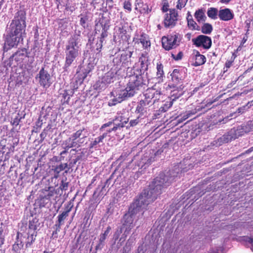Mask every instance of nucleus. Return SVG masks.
I'll list each match as a JSON object with an SVG mask.
<instances>
[{
    "label": "nucleus",
    "instance_id": "obj_6",
    "mask_svg": "<svg viewBox=\"0 0 253 253\" xmlns=\"http://www.w3.org/2000/svg\"><path fill=\"white\" fill-rule=\"evenodd\" d=\"M36 80L41 86L44 88L48 87L51 84V79L47 71L42 68L36 77Z\"/></svg>",
    "mask_w": 253,
    "mask_h": 253
},
{
    "label": "nucleus",
    "instance_id": "obj_12",
    "mask_svg": "<svg viewBox=\"0 0 253 253\" xmlns=\"http://www.w3.org/2000/svg\"><path fill=\"white\" fill-rule=\"evenodd\" d=\"M240 135L238 129L233 128L221 137L220 140L222 143H228L232 140L236 139Z\"/></svg>",
    "mask_w": 253,
    "mask_h": 253
},
{
    "label": "nucleus",
    "instance_id": "obj_1",
    "mask_svg": "<svg viewBox=\"0 0 253 253\" xmlns=\"http://www.w3.org/2000/svg\"><path fill=\"white\" fill-rule=\"evenodd\" d=\"M173 179L172 177L168 178V176L164 173H161L150 186L149 190H145L139 198L131 205L128 213L124 216L123 228H126L123 234L125 235L124 241L129 234L130 230L135 225L133 224L134 219L142 215L143 210L150 203L153 202L157 198V196L160 194L162 188L168 186Z\"/></svg>",
    "mask_w": 253,
    "mask_h": 253
},
{
    "label": "nucleus",
    "instance_id": "obj_37",
    "mask_svg": "<svg viewBox=\"0 0 253 253\" xmlns=\"http://www.w3.org/2000/svg\"><path fill=\"white\" fill-rule=\"evenodd\" d=\"M88 20V17L86 15H81L80 23L83 26H85V24Z\"/></svg>",
    "mask_w": 253,
    "mask_h": 253
},
{
    "label": "nucleus",
    "instance_id": "obj_28",
    "mask_svg": "<svg viewBox=\"0 0 253 253\" xmlns=\"http://www.w3.org/2000/svg\"><path fill=\"white\" fill-rule=\"evenodd\" d=\"M208 16L213 19H215L217 17L218 10L217 9L213 7L209 8L207 11Z\"/></svg>",
    "mask_w": 253,
    "mask_h": 253
},
{
    "label": "nucleus",
    "instance_id": "obj_30",
    "mask_svg": "<svg viewBox=\"0 0 253 253\" xmlns=\"http://www.w3.org/2000/svg\"><path fill=\"white\" fill-rule=\"evenodd\" d=\"M70 209H69L67 211H63L61 214H59L58 216V221L59 224L58 227H60V225L62 224V222L65 220L66 217L68 216V213L70 212Z\"/></svg>",
    "mask_w": 253,
    "mask_h": 253
},
{
    "label": "nucleus",
    "instance_id": "obj_8",
    "mask_svg": "<svg viewBox=\"0 0 253 253\" xmlns=\"http://www.w3.org/2000/svg\"><path fill=\"white\" fill-rule=\"evenodd\" d=\"M145 96L144 99L146 101H150L154 104L157 100H159L161 95L160 91L154 88L147 89L144 94Z\"/></svg>",
    "mask_w": 253,
    "mask_h": 253
},
{
    "label": "nucleus",
    "instance_id": "obj_5",
    "mask_svg": "<svg viewBox=\"0 0 253 253\" xmlns=\"http://www.w3.org/2000/svg\"><path fill=\"white\" fill-rule=\"evenodd\" d=\"M116 74V72L112 70L108 72L102 78L101 80H99L96 83V87L100 89L105 88L109 84L113 82Z\"/></svg>",
    "mask_w": 253,
    "mask_h": 253
},
{
    "label": "nucleus",
    "instance_id": "obj_26",
    "mask_svg": "<svg viewBox=\"0 0 253 253\" xmlns=\"http://www.w3.org/2000/svg\"><path fill=\"white\" fill-rule=\"evenodd\" d=\"M194 16L199 22L205 21L206 18L205 14V11L203 9H199L197 10L195 13Z\"/></svg>",
    "mask_w": 253,
    "mask_h": 253
},
{
    "label": "nucleus",
    "instance_id": "obj_48",
    "mask_svg": "<svg viewBox=\"0 0 253 253\" xmlns=\"http://www.w3.org/2000/svg\"><path fill=\"white\" fill-rule=\"evenodd\" d=\"M247 37H244L243 38V40H242V41L241 42V44L242 45H243L245 42H246L247 41Z\"/></svg>",
    "mask_w": 253,
    "mask_h": 253
},
{
    "label": "nucleus",
    "instance_id": "obj_41",
    "mask_svg": "<svg viewBox=\"0 0 253 253\" xmlns=\"http://www.w3.org/2000/svg\"><path fill=\"white\" fill-rule=\"evenodd\" d=\"M104 33H102V34H101V37L100 38V43H99V45L97 46V50H98V52H100V49H101V46H102V43L103 42V38L104 37Z\"/></svg>",
    "mask_w": 253,
    "mask_h": 253
},
{
    "label": "nucleus",
    "instance_id": "obj_15",
    "mask_svg": "<svg viewBox=\"0 0 253 253\" xmlns=\"http://www.w3.org/2000/svg\"><path fill=\"white\" fill-rule=\"evenodd\" d=\"M152 104V102L146 101L145 99L141 100L137 107L136 111L138 113L143 114L146 112L147 109Z\"/></svg>",
    "mask_w": 253,
    "mask_h": 253
},
{
    "label": "nucleus",
    "instance_id": "obj_47",
    "mask_svg": "<svg viewBox=\"0 0 253 253\" xmlns=\"http://www.w3.org/2000/svg\"><path fill=\"white\" fill-rule=\"evenodd\" d=\"M182 92L180 91V92H179L178 95H175L174 98L172 99V100L173 101L175 98H177L179 97L180 96L182 95Z\"/></svg>",
    "mask_w": 253,
    "mask_h": 253
},
{
    "label": "nucleus",
    "instance_id": "obj_14",
    "mask_svg": "<svg viewBox=\"0 0 253 253\" xmlns=\"http://www.w3.org/2000/svg\"><path fill=\"white\" fill-rule=\"evenodd\" d=\"M219 18L223 21H229L234 17L233 11L229 8L220 9L218 12Z\"/></svg>",
    "mask_w": 253,
    "mask_h": 253
},
{
    "label": "nucleus",
    "instance_id": "obj_16",
    "mask_svg": "<svg viewBox=\"0 0 253 253\" xmlns=\"http://www.w3.org/2000/svg\"><path fill=\"white\" fill-rule=\"evenodd\" d=\"M136 9H139L140 12L144 13H148L151 11V9L149 7L147 3H143L141 0H135Z\"/></svg>",
    "mask_w": 253,
    "mask_h": 253
},
{
    "label": "nucleus",
    "instance_id": "obj_43",
    "mask_svg": "<svg viewBox=\"0 0 253 253\" xmlns=\"http://www.w3.org/2000/svg\"><path fill=\"white\" fill-rule=\"evenodd\" d=\"M20 119L18 118H15L12 123L13 125L17 126L19 124Z\"/></svg>",
    "mask_w": 253,
    "mask_h": 253
},
{
    "label": "nucleus",
    "instance_id": "obj_11",
    "mask_svg": "<svg viewBox=\"0 0 253 253\" xmlns=\"http://www.w3.org/2000/svg\"><path fill=\"white\" fill-rule=\"evenodd\" d=\"M20 33H8L6 36V42L10 46L16 45L21 39Z\"/></svg>",
    "mask_w": 253,
    "mask_h": 253
},
{
    "label": "nucleus",
    "instance_id": "obj_51",
    "mask_svg": "<svg viewBox=\"0 0 253 253\" xmlns=\"http://www.w3.org/2000/svg\"><path fill=\"white\" fill-rule=\"evenodd\" d=\"M175 95V93H174V91H173L172 92V96H174Z\"/></svg>",
    "mask_w": 253,
    "mask_h": 253
},
{
    "label": "nucleus",
    "instance_id": "obj_7",
    "mask_svg": "<svg viewBox=\"0 0 253 253\" xmlns=\"http://www.w3.org/2000/svg\"><path fill=\"white\" fill-rule=\"evenodd\" d=\"M178 14L174 9H169V13L166 14L164 25L166 27H172L177 20Z\"/></svg>",
    "mask_w": 253,
    "mask_h": 253
},
{
    "label": "nucleus",
    "instance_id": "obj_22",
    "mask_svg": "<svg viewBox=\"0 0 253 253\" xmlns=\"http://www.w3.org/2000/svg\"><path fill=\"white\" fill-rule=\"evenodd\" d=\"M138 40L140 41L144 47L147 48L150 46V41L148 36L146 34L143 33L141 34L140 38L138 39Z\"/></svg>",
    "mask_w": 253,
    "mask_h": 253
},
{
    "label": "nucleus",
    "instance_id": "obj_23",
    "mask_svg": "<svg viewBox=\"0 0 253 253\" xmlns=\"http://www.w3.org/2000/svg\"><path fill=\"white\" fill-rule=\"evenodd\" d=\"M206 62L205 57L199 53V52H197L195 55V62L194 65L196 66H200L204 64Z\"/></svg>",
    "mask_w": 253,
    "mask_h": 253
},
{
    "label": "nucleus",
    "instance_id": "obj_10",
    "mask_svg": "<svg viewBox=\"0 0 253 253\" xmlns=\"http://www.w3.org/2000/svg\"><path fill=\"white\" fill-rule=\"evenodd\" d=\"M177 38L176 35L164 36L162 39L163 47L166 50H170L176 44Z\"/></svg>",
    "mask_w": 253,
    "mask_h": 253
},
{
    "label": "nucleus",
    "instance_id": "obj_49",
    "mask_svg": "<svg viewBox=\"0 0 253 253\" xmlns=\"http://www.w3.org/2000/svg\"><path fill=\"white\" fill-rule=\"evenodd\" d=\"M248 125L253 126V122H249Z\"/></svg>",
    "mask_w": 253,
    "mask_h": 253
},
{
    "label": "nucleus",
    "instance_id": "obj_24",
    "mask_svg": "<svg viewBox=\"0 0 253 253\" xmlns=\"http://www.w3.org/2000/svg\"><path fill=\"white\" fill-rule=\"evenodd\" d=\"M73 93L74 91L72 90H66L63 93L61 94L63 103H68L70 97L73 95Z\"/></svg>",
    "mask_w": 253,
    "mask_h": 253
},
{
    "label": "nucleus",
    "instance_id": "obj_27",
    "mask_svg": "<svg viewBox=\"0 0 253 253\" xmlns=\"http://www.w3.org/2000/svg\"><path fill=\"white\" fill-rule=\"evenodd\" d=\"M120 57L121 58V62L122 65L126 66L128 65L127 63L128 62V60L130 59L131 56V53L130 52H129V54L127 53H125L121 54Z\"/></svg>",
    "mask_w": 253,
    "mask_h": 253
},
{
    "label": "nucleus",
    "instance_id": "obj_17",
    "mask_svg": "<svg viewBox=\"0 0 253 253\" xmlns=\"http://www.w3.org/2000/svg\"><path fill=\"white\" fill-rule=\"evenodd\" d=\"M107 133L104 132L102 134V135H100L99 136L95 138L94 140L92 141L90 144V148H96L97 147V145H99L100 146V144H103V140L104 138L107 136Z\"/></svg>",
    "mask_w": 253,
    "mask_h": 253
},
{
    "label": "nucleus",
    "instance_id": "obj_35",
    "mask_svg": "<svg viewBox=\"0 0 253 253\" xmlns=\"http://www.w3.org/2000/svg\"><path fill=\"white\" fill-rule=\"evenodd\" d=\"M113 62L114 65H117V66H122L121 62V58L120 57V55H117L113 60Z\"/></svg>",
    "mask_w": 253,
    "mask_h": 253
},
{
    "label": "nucleus",
    "instance_id": "obj_32",
    "mask_svg": "<svg viewBox=\"0 0 253 253\" xmlns=\"http://www.w3.org/2000/svg\"><path fill=\"white\" fill-rule=\"evenodd\" d=\"M36 236V233H35V232H32L31 233L30 236H29L28 237V241L26 243V247H30L33 242L35 240V237Z\"/></svg>",
    "mask_w": 253,
    "mask_h": 253
},
{
    "label": "nucleus",
    "instance_id": "obj_25",
    "mask_svg": "<svg viewBox=\"0 0 253 253\" xmlns=\"http://www.w3.org/2000/svg\"><path fill=\"white\" fill-rule=\"evenodd\" d=\"M111 227L110 226H108L106 230L105 231V232L100 235L99 243L97 246H96V249L100 248L101 247L102 243L105 240L107 236H108L111 230Z\"/></svg>",
    "mask_w": 253,
    "mask_h": 253
},
{
    "label": "nucleus",
    "instance_id": "obj_21",
    "mask_svg": "<svg viewBox=\"0 0 253 253\" xmlns=\"http://www.w3.org/2000/svg\"><path fill=\"white\" fill-rule=\"evenodd\" d=\"M87 136V131L84 128H83L82 129H80L78 131H77L75 133H74L72 135V137L75 140H77V139L81 137H82L81 138H82V141H84L83 139L84 138H86Z\"/></svg>",
    "mask_w": 253,
    "mask_h": 253
},
{
    "label": "nucleus",
    "instance_id": "obj_29",
    "mask_svg": "<svg viewBox=\"0 0 253 253\" xmlns=\"http://www.w3.org/2000/svg\"><path fill=\"white\" fill-rule=\"evenodd\" d=\"M187 24L191 30H199V26L192 18L187 17Z\"/></svg>",
    "mask_w": 253,
    "mask_h": 253
},
{
    "label": "nucleus",
    "instance_id": "obj_13",
    "mask_svg": "<svg viewBox=\"0 0 253 253\" xmlns=\"http://www.w3.org/2000/svg\"><path fill=\"white\" fill-rule=\"evenodd\" d=\"M82 138H79L77 140H75L72 136L66 140L62 143V146L64 149H69L72 147H78L80 146L81 144L84 142L82 141Z\"/></svg>",
    "mask_w": 253,
    "mask_h": 253
},
{
    "label": "nucleus",
    "instance_id": "obj_4",
    "mask_svg": "<svg viewBox=\"0 0 253 253\" xmlns=\"http://www.w3.org/2000/svg\"><path fill=\"white\" fill-rule=\"evenodd\" d=\"M25 14L23 11H19L9 26L11 32H22L26 28Z\"/></svg>",
    "mask_w": 253,
    "mask_h": 253
},
{
    "label": "nucleus",
    "instance_id": "obj_46",
    "mask_svg": "<svg viewBox=\"0 0 253 253\" xmlns=\"http://www.w3.org/2000/svg\"><path fill=\"white\" fill-rule=\"evenodd\" d=\"M231 1V0H219V1L223 3V4H227L228 3H229V2Z\"/></svg>",
    "mask_w": 253,
    "mask_h": 253
},
{
    "label": "nucleus",
    "instance_id": "obj_31",
    "mask_svg": "<svg viewBox=\"0 0 253 253\" xmlns=\"http://www.w3.org/2000/svg\"><path fill=\"white\" fill-rule=\"evenodd\" d=\"M39 224L38 220L37 219H34L30 221L29 225V229L32 230V232L36 233L35 230L37 229Z\"/></svg>",
    "mask_w": 253,
    "mask_h": 253
},
{
    "label": "nucleus",
    "instance_id": "obj_9",
    "mask_svg": "<svg viewBox=\"0 0 253 253\" xmlns=\"http://www.w3.org/2000/svg\"><path fill=\"white\" fill-rule=\"evenodd\" d=\"M194 43L197 46L202 47L205 49L209 48L211 45V39L206 36L201 35L192 40Z\"/></svg>",
    "mask_w": 253,
    "mask_h": 253
},
{
    "label": "nucleus",
    "instance_id": "obj_38",
    "mask_svg": "<svg viewBox=\"0 0 253 253\" xmlns=\"http://www.w3.org/2000/svg\"><path fill=\"white\" fill-rule=\"evenodd\" d=\"M167 104H165V106L164 107H161V109H162V111H163L164 112H166L167 111V110L170 108L172 105V101H169L167 102Z\"/></svg>",
    "mask_w": 253,
    "mask_h": 253
},
{
    "label": "nucleus",
    "instance_id": "obj_34",
    "mask_svg": "<svg viewBox=\"0 0 253 253\" xmlns=\"http://www.w3.org/2000/svg\"><path fill=\"white\" fill-rule=\"evenodd\" d=\"M212 30V26L209 23H205L202 27V32H211Z\"/></svg>",
    "mask_w": 253,
    "mask_h": 253
},
{
    "label": "nucleus",
    "instance_id": "obj_3",
    "mask_svg": "<svg viewBox=\"0 0 253 253\" xmlns=\"http://www.w3.org/2000/svg\"><path fill=\"white\" fill-rule=\"evenodd\" d=\"M79 39V35H75L74 37L70 40L68 44L66 46L65 64L66 68L69 67L80 53Z\"/></svg>",
    "mask_w": 253,
    "mask_h": 253
},
{
    "label": "nucleus",
    "instance_id": "obj_45",
    "mask_svg": "<svg viewBox=\"0 0 253 253\" xmlns=\"http://www.w3.org/2000/svg\"><path fill=\"white\" fill-rule=\"evenodd\" d=\"M232 64V62L230 61H228L225 63V66L226 68H229L231 67Z\"/></svg>",
    "mask_w": 253,
    "mask_h": 253
},
{
    "label": "nucleus",
    "instance_id": "obj_40",
    "mask_svg": "<svg viewBox=\"0 0 253 253\" xmlns=\"http://www.w3.org/2000/svg\"><path fill=\"white\" fill-rule=\"evenodd\" d=\"M169 4L167 1H164L163 5L162 7V10L163 12H168L169 10Z\"/></svg>",
    "mask_w": 253,
    "mask_h": 253
},
{
    "label": "nucleus",
    "instance_id": "obj_42",
    "mask_svg": "<svg viewBox=\"0 0 253 253\" xmlns=\"http://www.w3.org/2000/svg\"><path fill=\"white\" fill-rule=\"evenodd\" d=\"M172 57H173V58H174L175 60H178L182 58V53H181V52H179V53L177 54V57H175L174 56V55H173V54H172Z\"/></svg>",
    "mask_w": 253,
    "mask_h": 253
},
{
    "label": "nucleus",
    "instance_id": "obj_19",
    "mask_svg": "<svg viewBox=\"0 0 253 253\" xmlns=\"http://www.w3.org/2000/svg\"><path fill=\"white\" fill-rule=\"evenodd\" d=\"M146 52L143 53L139 58V61L140 63L141 70L145 71L148 66V56Z\"/></svg>",
    "mask_w": 253,
    "mask_h": 253
},
{
    "label": "nucleus",
    "instance_id": "obj_18",
    "mask_svg": "<svg viewBox=\"0 0 253 253\" xmlns=\"http://www.w3.org/2000/svg\"><path fill=\"white\" fill-rule=\"evenodd\" d=\"M113 124L115 125V126H114L113 127L112 129H110L107 130V133H108V132H110L112 131H116V130H117L118 129V128L124 127V124L122 123H119L118 124H115L114 122H109L108 123H106V124L103 125L101 126V127H100V130L101 131H103L104 128H105L106 127H108V126H111Z\"/></svg>",
    "mask_w": 253,
    "mask_h": 253
},
{
    "label": "nucleus",
    "instance_id": "obj_39",
    "mask_svg": "<svg viewBox=\"0 0 253 253\" xmlns=\"http://www.w3.org/2000/svg\"><path fill=\"white\" fill-rule=\"evenodd\" d=\"M124 7L125 9L130 12L131 10V3L129 1H125L124 4Z\"/></svg>",
    "mask_w": 253,
    "mask_h": 253
},
{
    "label": "nucleus",
    "instance_id": "obj_2",
    "mask_svg": "<svg viewBox=\"0 0 253 253\" xmlns=\"http://www.w3.org/2000/svg\"><path fill=\"white\" fill-rule=\"evenodd\" d=\"M146 81L141 75H133L130 77L127 87L125 89L117 88L113 90L110 94V99L108 102L110 106L122 102L127 97L132 96L140 87L146 84Z\"/></svg>",
    "mask_w": 253,
    "mask_h": 253
},
{
    "label": "nucleus",
    "instance_id": "obj_20",
    "mask_svg": "<svg viewBox=\"0 0 253 253\" xmlns=\"http://www.w3.org/2000/svg\"><path fill=\"white\" fill-rule=\"evenodd\" d=\"M165 78L163 66L161 63H157L156 79L158 83L162 82Z\"/></svg>",
    "mask_w": 253,
    "mask_h": 253
},
{
    "label": "nucleus",
    "instance_id": "obj_50",
    "mask_svg": "<svg viewBox=\"0 0 253 253\" xmlns=\"http://www.w3.org/2000/svg\"><path fill=\"white\" fill-rule=\"evenodd\" d=\"M160 27H161V26H160V25H159L158 26V29H159V30H160V29H161Z\"/></svg>",
    "mask_w": 253,
    "mask_h": 253
},
{
    "label": "nucleus",
    "instance_id": "obj_36",
    "mask_svg": "<svg viewBox=\"0 0 253 253\" xmlns=\"http://www.w3.org/2000/svg\"><path fill=\"white\" fill-rule=\"evenodd\" d=\"M186 1V0H178L176 5L177 8L181 9L182 7H184Z\"/></svg>",
    "mask_w": 253,
    "mask_h": 253
},
{
    "label": "nucleus",
    "instance_id": "obj_33",
    "mask_svg": "<svg viewBox=\"0 0 253 253\" xmlns=\"http://www.w3.org/2000/svg\"><path fill=\"white\" fill-rule=\"evenodd\" d=\"M197 112V111L194 110L192 111H186L183 115L181 118V121H184L188 119L189 117H190L192 115H194Z\"/></svg>",
    "mask_w": 253,
    "mask_h": 253
},
{
    "label": "nucleus",
    "instance_id": "obj_44",
    "mask_svg": "<svg viewBox=\"0 0 253 253\" xmlns=\"http://www.w3.org/2000/svg\"><path fill=\"white\" fill-rule=\"evenodd\" d=\"M138 123V121L137 120H131L130 121V126H134L136 125Z\"/></svg>",
    "mask_w": 253,
    "mask_h": 253
}]
</instances>
